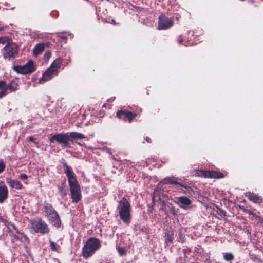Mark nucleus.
I'll return each instance as SVG.
<instances>
[{
    "mask_svg": "<svg viewBox=\"0 0 263 263\" xmlns=\"http://www.w3.org/2000/svg\"><path fill=\"white\" fill-rule=\"evenodd\" d=\"M61 163L64 167V172L68 178L70 191L73 202L77 203L81 197L80 187L71 168L67 165L65 160L62 159Z\"/></svg>",
    "mask_w": 263,
    "mask_h": 263,
    "instance_id": "nucleus-1",
    "label": "nucleus"
},
{
    "mask_svg": "<svg viewBox=\"0 0 263 263\" xmlns=\"http://www.w3.org/2000/svg\"><path fill=\"white\" fill-rule=\"evenodd\" d=\"M62 60L60 58L55 59L50 66L44 72L42 77L39 80L40 84H43L52 79L55 76H57L59 69L61 66Z\"/></svg>",
    "mask_w": 263,
    "mask_h": 263,
    "instance_id": "nucleus-2",
    "label": "nucleus"
},
{
    "mask_svg": "<svg viewBox=\"0 0 263 263\" xmlns=\"http://www.w3.org/2000/svg\"><path fill=\"white\" fill-rule=\"evenodd\" d=\"M130 206L129 202L125 198L120 200L118 206L120 218L126 224H129L131 220Z\"/></svg>",
    "mask_w": 263,
    "mask_h": 263,
    "instance_id": "nucleus-3",
    "label": "nucleus"
},
{
    "mask_svg": "<svg viewBox=\"0 0 263 263\" xmlns=\"http://www.w3.org/2000/svg\"><path fill=\"white\" fill-rule=\"evenodd\" d=\"M101 246L99 239L89 238L83 248V255L85 258L90 257Z\"/></svg>",
    "mask_w": 263,
    "mask_h": 263,
    "instance_id": "nucleus-4",
    "label": "nucleus"
},
{
    "mask_svg": "<svg viewBox=\"0 0 263 263\" xmlns=\"http://www.w3.org/2000/svg\"><path fill=\"white\" fill-rule=\"evenodd\" d=\"M31 231L33 233H40L43 234L49 232V228L47 224L42 220L40 219H34L30 223Z\"/></svg>",
    "mask_w": 263,
    "mask_h": 263,
    "instance_id": "nucleus-5",
    "label": "nucleus"
},
{
    "mask_svg": "<svg viewBox=\"0 0 263 263\" xmlns=\"http://www.w3.org/2000/svg\"><path fill=\"white\" fill-rule=\"evenodd\" d=\"M17 46L12 43L8 42L7 44L3 48V54L5 59L10 60L11 58L13 59L17 53Z\"/></svg>",
    "mask_w": 263,
    "mask_h": 263,
    "instance_id": "nucleus-6",
    "label": "nucleus"
},
{
    "mask_svg": "<svg viewBox=\"0 0 263 263\" xmlns=\"http://www.w3.org/2000/svg\"><path fill=\"white\" fill-rule=\"evenodd\" d=\"M193 176L203 177L204 178H221L223 175L216 171H207L204 170H196L192 172Z\"/></svg>",
    "mask_w": 263,
    "mask_h": 263,
    "instance_id": "nucleus-7",
    "label": "nucleus"
},
{
    "mask_svg": "<svg viewBox=\"0 0 263 263\" xmlns=\"http://www.w3.org/2000/svg\"><path fill=\"white\" fill-rule=\"evenodd\" d=\"M13 68L17 73L23 74L32 72L35 70V67L32 61H28L24 65L15 66Z\"/></svg>",
    "mask_w": 263,
    "mask_h": 263,
    "instance_id": "nucleus-8",
    "label": "nucleus"
},
{
    "mask_svg": "<svg viewBox=\"0 0 263 263\" xmlns=\"http://www.w3.org/2000/svg\"><path fill=\"white\" fill-rule=\"evenodd\" d=\"M173 24V21L164 15L161 14L159 16L158 21V30H165L171 27Z\"/></svg>",
    "mask_w": 263,
    "mask_h": 263,
    "instance_id": "nucleus-9",
    "label": "nucleus"
},
{
    "mask_svg": "<svg viewBox=\"0 0 263 263\" xmlns=\"http://www.w3.org/2000/svg\"><path fill=\"white\" fill-rule=\"evenodd\" d=\"M57 141L63 144L64 146L66 147H70V144L69 141V136L68 133H59L56 134Z\"/></svg>",
    "mask_w": 263,
    "mask_h": 263,
    "instance_id": "nucleus-10",
    "label": "nucleus"
},
{
    "mask_svg": "<svg viewBox=\"0 0 263 263\" xmlns=\"http://www.w3.org/2000/svg\"><path fill=\"white\" fill-rule=\"evenodd\" d=\"M136 115V114H133L131 111L127 110H118L117 112V116L119 119L126 121V119H127L129 123L132 121Z\"/></svg>",
    "mask_w": 263,
    "mask_h": 263,
    "instance_id": "nucleus-11",
    "label": "nucleus"
},
{
    "mask_svg": "<svg viewBox=\"0 0 263 263\" xmlns=\"http://www.w3.org/2000/svg\"><path fill=\"white\" fill-rule=\"evenodd\" d=\"M176 203L180 208L185 209L192 203L191 200L186 196H180L176 198Z\"/></svg>",
    "mask_w": 263,
    "mask_h": 263,
    "instance_id": "nucleus-12",
    "label": "nucleus"
},
{
    "mask_svg": "<svg viewBox=\"0 0 263 263\" xmlns=\"http://www.w3.org/2000/svg\"><path fill=\"white\" fill-rule=\"evenodd\" d=\"M8 197V189L5 183L0 180V203H3Z\"/></svg>",
    "mask_w": 263,
    "mask_h": 263,
    "instance_id": "nucleus-13",
    "label": "nucleus"
},
{
    "mask_svg": "<svg viewBox=\"0 0 263 263\" xmlns=\"http://www.w3.org/2000/svg\"><path fill=\"white\" fill-rule=\"evenodd\" d=\"M47 218L50 223L54 227L59 228L61 226V220L57 212L52 213L51 215L48 216Z\"/></svg>",
    "mask_w": 263,
    "mask_h": 263,
    "instance_id": "nucleus-14",
    "label": "nucleus"
},
{
    "mask_svg": "<svg viewBox=\"0 0 263 263\" xmlns=\"http://www.w3.org/2000/svg\"><path fill=\"white\" fill-rule=\"evenodd\" d=\"M7 183L11 188H15L17 190H21L23 187L22 184L17 179H13L11 178H6Z\"/></svg>",
    "mask_w": 263,
    "mask_h": 263,
    "instance_id": "nucleus-15",
    "label": "nucleus"
},
{
    "mask_svg": "<svg viewBox=\"0 0 263 263\" xmlns=\"http://www.w3.org/2000/svg\"><path fill=\"white\" fill-rule=\"evenodd\" d=\"M1 89L0 91V98L5 96L6 94L11 92L15 90V88L12 86V84L9 86L5 85Z\"/></svg>",
    "mask_w": 263,
    "mask_h": 263,
    "instance_id": "nucleus-16",
    "label": "nucleus"
},
{
    "mask_svg": "<svg viewBox=\"0 0 263 263\" xmlns=\"http://www.w3.org/2000/svg\"><path fill=\"white\" fill-rule=\"evenodd\" d=\"M246 196L252 201L255 203H260L262 202V198L254 193L248 192Z\"/></svg>",
    "mask_w": 263,
    "mask_h": 263,
    "instance_id": "nucleus-17",
    "label": "nucleus"
},
{
    "mask_svg": "<svg viewBox=\"0 0 263 263\" xmlns=\"http://www.w3.org/2000/svg\"><path fill=\"white\" fill-rule=\"evenodd\" d=\"M69 136L70 141L81 139L85 138V136L84 134L75 132H72L69 133Z\"/></svg>",
    "mask_w": 263,
    "mask_h": 263,
    "instance_id": "nucleus-18",
    "label": "nucleus"
},
{
    "mask_svg": "<svg viewBox=\"0 0 263 263\" xmlns=\"http://www.w3.org/2000/svg\"><path fill=\"white\" fill-rule=\"evenodd\" d=\"M162 182L165 184L168 183H171V184H178L182 187H185V189H187V187H188V186H185V185L182 184L181 183L177 182L176 181V178L173 177H168V178L164 179L162 181Z\"/></svg>",
    "mask_w": 263,
    "mask_h": 263,
    "instance_id": "nucleus-19",
    "label": "nucleus"
},
{
    "mask_svg": "<svg viewBox=\"0 0 263 263\" xmlns=\"http://www.w3.org/2000/svg\"><path fill=\"white\" fill-rule=\"evenodd\" d=\"M45 49V45L43 43H39L35 45L33 49L34 55L36 56L41 54Z\"/></svg>",
    "mask_w": 263,
    "mask_h": 263,
    "instance_id": "nucleus-20",
    "label": "nucleus"
},
{
    "mask_svg": "<svg viewBox=\"0 0 263 263\" xmlns=\"http://www.w3.org/2000/svg\"><path fill=\"white\" fill-rule=\"evenodd\" d=\"M44 208L45 209V212L46 213V216L48 217V216L51 215L52 213L57 212L52 205L49 203H46L45 205Z\"/></svg>",
    "mask_w": 263,
    "mask_h": 263,
    "instance_id": "nucleus-21",
    "label": "nucleus"
},
{
    "mask_svg": "<svg viewBox=\"0 0 263 263\" xmlns=\"http://www.w3.org/2000/svg\"><path fill=\"white\" fill-rule=\"evenodd\" d=\"M234 258V256L232 253H225L223 254V259L226 261H232Z\"/></svg>",
    "mask_w": 263,
    "mask_h": 263,
    "instance_id": "nucleus-22",
    "label": "nucleus"
},
{
    "mask_svg": "<svg viewBox=\"0 0 263 263\" xmlns=\"http://www.w3.org/2000/svg\"><path fill=\"white\" fill-rule=\"evenodd\" d=\"M5 168V164L3 159H0V174L2 173Z\"/></svg>",
    "mask_w": 263,
    "mask_h": 263,
    "instance_id": "nucleus-23",
    "label": "nucleus"
},
{
    "mask_svg": "<svg viewBox=\"0 0 263 263\" xmlns=\"http://www.w3.org/2000/svg\"><path fill=\"white\" fill-rule=\"evenodd\" d=\"M117 250H118V252L119 254L120 255H123L125 254L126 251L124 248L118 247Z\"/></svg>",
    "mask_w": 263,
    "mask_h": 263,
    "instance_id": "nucleus-24",
    "label": "nucleus"
},
{
    "mask_svg": "<svg viewBox=\"0 0 263 263\" xmlns=\"http://www.w3.org/2000/svg\"><path fill=\"white\" fill-rule=\"evenodd\" d=\"M8 42H10L8 37H0V44H7Z\"/></svg>",
    "mask_w": 263,
    "mask_h": 263,
    "instance_id": "nucleus-25",
    "label": "nucleus"
},
{
    "mask_svg": "<svg viewBox=\"0 0 263 263\" xmlns=\"http://www.w3.org/2000/svg\"><path fill=\"white\" fill-rule=\"evenodd\" d=\"M50 246L52 250L54 251H57V248L55 243L51 240H50Z\"/></svg>",
    "mask_w": 263,
    "mask_h": 263,
    "instance_id": "nucleus-26",
    "label": "nucleus"
},
{
    "mask_svg": "<svg viewBox=\"0 0 263 263\" xmlns=\"http://www.w3.org/2000/svg\"><path fill=\"white\" fill-rule=\"evenodd\" d=\"M13 228H14V229H15V231H16V232L17 233H18V234H20L22 235H23V237H24V239H25V240H26V241H29V238H28V237L27 236V235H26L25 234H23V233H20V232H19V231H18V230H17V229H16L15 228V227H14V226H13Z\"/></svg>",
    "mask_w": 263,
    "mask_h": 263,
    "instance_id": "nucleus-27",
    "label": "nucleus"
},
{
    "mask_svg": "<svg viewBox=\"0 0 263 263\" xmlns=\"http://www.w3.org/2000/svg\"><path fill=\"white\" fill-rule=\"evenodd\" d=\"M10 236L12 237V240L13 241L20 240L19 237L18 236H17L16 235L14 234L12 232L11 233V234L10 235Z\"/></svg>",
    "mask_w": 263,
    "mask_h": 263,
    "instance_id": "nucleus-28",
    "label": "nucleus"
},
{
    "mask_svg": "<svg viewBox=\"0 0 263 263\" xmlns=\"http://www.w3.org/2000/svg\"><path fill=\"white\" fill-rule=\"evenodd\" d=\"M19 178L22 180H26L28 178V176L25 174H21L19 176Z\"/></svg>",
    "mask_w": 263,
    "mask_h": 263,
    "instance_id": "nucleus-29",
    "label": "nucleus"
},
{
    "mask_svg": "<svg viewBox=\"0 0 263 263\" xmlns=\"http://www.w3.org/2000/svg\"><path fill=\"white\" fill-rule=\"evenodd\" d=\"M51 56V53L49 51L46 52L44 58L45 60H48Z\"/></svg>",
    "mask_w": 263,
    "mask_h": 263,
    "instance_id": "nucleus-30",
    "label": "nucleus"
},
{
    "mask_svg": "<svg viewBox=\"0 0 263 263\" xmlns=\"http://www.w3.org/2000/svg\"><path fill=\"white\" fill-rule=\"evenodd\" d=\"M28 140L33 142L35 144H37V143L35 141V138L33 136H30L27 138Z\"/></svg>",
    "mask_w": 263,
    "mask_h": 263,
    "instance_id": "nucleus-31",
    "label": "nucleus"
},
{
    "mask_svg": "<svg viewBox=\"0 0 263 263\" xmlns=\"http://www.w3.org/2000/svg\"><path fill=\"white\" fill-rule=\"evenodd\" d=\"M49 141L51 143L54 142V141H57L56 134L52 136L50 139Z\"/></svg>",
    "mask_w": 263,
    "mask_h": 263,
    "instance_id": "nucleus-32",
    "label": "nucleus"
},
{
    "mask_svg": "<svg viewBox=\"0 0 263 263\" xmlns=\"http://www.w3.org/2000/svg\"><path fill=\"white\" fill-rule=\"evenodd\" d=\"M246 212L248 213V214H250V215H252L253 216H255L256 217H258V216H257L255 214L252 213L251 211L249 210H247L246 211Z\"/></svg>",
    "mask_w": 263,
    "mask_h": 263,
    "instance_id": "nucleus-33",
    "label": "nucleus"
},
{
    "mask_svg": "<svg viewBox=\"0 0 263 263\" xmlns=\"http://www.w3.org/2000/svg\"><path fill=\"white\" fill-rule=\"evenodd\" d=\"M165 241L167 243H171L172 241V239L171 237H168V238L166 239Z\"/></svg>",
    "mask_w": 263,
    "mask_h": 263,
    "instance_id": "nucleus-34",
    "label": "nucleus"
},
{
    "mask_svg": "<svg viewBox=\"0 0 263 263\" xmlns=\"http://www.w3.org/2000/svg\"><path fill=\"white\" fill-rule=\"evenodd\" d=\"M5 85V83L3 81H0V88H2L3 86Z\"/></svg>",
    "mask_w": 263,
    "mask_h": 263,
    "instance_id": "nucleus-35",
    "label": "nucleus"
},
{
    "mask_svg": "<svg viewBox=\"0 0 263 263\" xmlns=\"http://www.w3.org/2000/svg\"><path fill=\"white\" fill-rule=\"evenodd\" d=\"M61 40H63L64 41H66V37L65 36H62L61 37Z\"/></svg>",
    "mask_w": 263,
    "mask_h": 263,
    "instance_id": "nucleus-36",
    "label": "nucleus"
},
{
    "mask_svg": "<svg viewBox=\"0 0 263 263\" xmlns=\"http://www.w3.org/2000/svg\"><path fill=\"white\" fill-rule=\"evenodd\" d=\"M146 141H147V142H148V143H149V142H151V139H150V138H146Z\"/></svg>",
    "mask_w": 263,
    "mask_h": 263,
    "instance_id": "nucleus-37",
    "label": "nucleus"
},
{
    "mask_svg": "<svg viewBox=\"0 0 263 263\" xmlns=\"http://www.w3.org/2000/svg\"><path fill=\"white\" fill-rule=\"evenodd\" d=\"M112 23H114V24L115 23V21L114 20H112Z\"/></svg>",
    "mask_w": 263,
    "mask_h": 263,
    "instance_id": "nucleus-38",
    "label": "nucleus"
},
{
    "mask_svg": "<svg viewBox=\"0 0 263 263\" xmlns=\"http://www.w3.org/2000/svg\"><path fill=\"white\" fill-rule=\"evenodd\" d=\"M181 42H182V39L179 40V43H181Z\"/></svg>",
    "mask_w": 263,
    "mask_h": 263,
    "instance_id": "nucleus-39",
    "label": "nucleus"
},
{
    "mask_svg": "<svg viewBox=\"0 0 263 263\" xmlns=\"http://www.w3.org/2000/svg\"><path fill=\"white\" fill-rule=\"evenodd\" d=\"M2 29H3V28H2V27H0V31H1V30H2Z\"/></svg>",
    "mask_w": 263,
    "mask_h": 263,
    "instance_id": "nucleus-40",
    "label": "nucleus"
},
{
    "mask_svg": "<svg viewBox=\"0 0 263 263\" xmlns=\"http://www.w3.org/2000/svg\"><path fill=\"white\" fill-rule=\"evenodd\" d=\"M262 223H263V221H262Z\"/></svg>",
    "mask_w": 263,
    "mask_h": 263,
    "instance_id": "nucleus-41",
    "label": "nucleus"
}]
</instances>
